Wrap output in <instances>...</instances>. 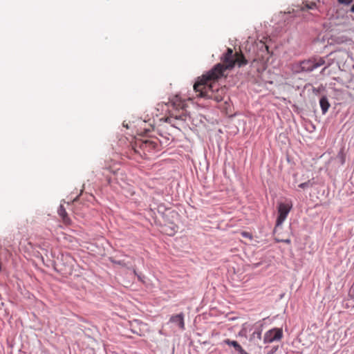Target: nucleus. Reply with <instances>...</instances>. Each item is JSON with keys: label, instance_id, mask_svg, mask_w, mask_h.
I'll return each mask as SVG.
<instances>
[{"label": "nucleus", "instance_id": "obj_8", "mask_svg": "<svg viewBox=\"0 0 354 354\" xmlns=\"http://www.w3.org/2000/svg\"><path fill=\"white\" fill-rule=\"evenodd\" d=\"M158 146L157 142L146 139L145 140H142L141 143L140 145V147L141 149H142L145 151H151L153 149H155L156 147Z\"/></svg>", "mask_w": 354, "mask_h": 354}, {"label": "nucleus", "instance_id": "obj_18", "mask_svg": "<svg viewBox=\"0 0 354 354\" xmlns=\"http://www.w3.org/2000/svg\"><path fill=\"white\" fill-rule=\"evenodd\" d=\"M341 4L348 5L351 3L352 0H337Z\"/></svg>", "mask_w": 354, "mask_h": 354}, {"label": "nucleus", "instance_id": "obj_13", "mask_svg": "<svg viewBox=\"0 0 354 354\" xmlns=\"http://www.w3.org/2000/svg\"><path fill=\"white\" fill-rule=\"evenodd\" d=\"M319 104H320L322 113L324 114L326 113L330 107V104L328 101L327 97L325 96L322 97L319 100Z\"/></svg>", "mask_w": 354, "mask_h": 354}, {"label": "nucleus", "instance_id": "obj_2", "mask_svg": "<svg viewBox=\"0 0 354 354\" xmlns=\"http://www.w3.org/2000/svg\"><path fill=\"white\" fill-rule=\"evenodd\" d=\"M291 203H280L277 207V218L276 221L275 227L274 229V234L278 236L281 230V225L284 221L286 219L289 212L292 209Z\"/></svg>", "mask_w": 354, "mask_h": 354}, {"label": "nucleus", "instance_id": "obj_6", "mask_svg": "<svg viewBox=\"0 0 354 354\" xmlns=\"http://www.w3.org/2000/svg\"><path fill=\"white\" fill-rule=\"evenodd\" d=\"M169 322L177 325L179 328L181 330L185 329V322H184V315L183 313H180L178 315H172L170 317Z\"/></svg>", "mask_w": 354, "mask_h": 354}, {"label": "nucleus", "instance_id": "obj_10", "mask_svg": "<svg viewBox=\"0 0 354 354\" xmlns=\"http://www.w3.org/2000/svg\"><path fill=\"white\" fill-rule=\"evenodd\" d=\"M223 342L229 346H232L234 348V349L239 352L240 354H248L241 347V346L236 342L234 340H230V339H226L223 341Z\"/></svg>", "mask_w": 354, "mask_h": 354}, {"label": "nucleus", "instance_id": "obj_12", "mask_svg": "<svg viewBox=\"0 0 354 354\" xmlns=\"http://www.w3.org/2000/svg\"><path fill=\"white\" fill-rule=\"evenodd\" d=\"M58 214L59 216L62 218V221L66 225H70L71 224V219L69 218L67 212H66V209L62 205H60L59 209H58Z\"/></svg>", "mask_w": 354, "mask_h": 354}, {"label": "nucleus", "instance_id": "obj_3", "mask_svg": "<svg viewBox=\"0 0 354 354\" xmlns=\"http://www.w3.org/2000/svg\"><path fill=\"white\" fill-rule=\"evenodd\" d=\"M283 336L282 329L273 328L267 331L264 335V343H271L274 341L280 340Z\"/></svg>", "mask_w": 354, "mask_h": 354}, {"label": "nucleus", "instance_id": "obj_15", "mask_svg": "<svg viewBox=\"0 0 354 354\" xmlns=\"http://www.w3.org/2000/svg\"><path fill=\"white\" fill-rule=\"evenodd\" d=\"M325 63L324 60L320 59L317 62H315V68H317Z\"/></svg>", "mask_w": 354, "mask_h": 354}, {"label": "nucleus", "instance_id": "obj_4", "mask_svg": "<svg viewBox=\"0 0 354 354\" xmlns=\"http://www.w3.org/2000/svg\"><path fill=\"white\" fill-rule=\"evenodd\" d=\"M185 115L180 114L174 115V114H171L170 116L167 117L164 119V121L167 123L170 124V127L178 128V125L180 124V122H184L185 120Z\"/></svg>", "mask_w": 354, "mask_h": 354}, {"label": "nucleus", "instance_id": "obj_7", "mask_svg": "<svg viewBox=\"0 0 354 354\" xmlns=\"http://www.w3.org/2000/svg\"><path fill=\"white\" fill-rule=\"evenodd\" d=\"M171 106L176 110H183L185 106L184 100H183L179 96L176 95L174 97L170 102Z\"/></svg>", "mask_w": 354, "mask_h": 354}, {"label": "nucleus", "instance_id": "obj_1", "mask_svg": "<svg viewBox=\"0 0 354 354\" xmlns=\"http://www.w3.org/2000/svg\"><path fill=\"white\" fill-rule=\"evenodd\" d=\"M221 61L222 63L217 64L194 84V89L199 97L212 99L217 102L223 101L226 88L219 87L216 81L224 76L225 71L232 69L235 65L241 67L248 64L241 51L234 53L230 48L223 55Z\"/></svg>", "mask_w": 354, "mask_h": 354}, {"label": "nucleus", "instance_id": "obj_5", "mask_svg": "<svg viewBox=\"0 0 354 354\" xmlns=\"http://www.w3.org/2000/svg\"><path fill=\"white\" fill-rule=\"evenodd\" d=\"M159 135L162 138L160 139V143L167 144L170 140H173L172 133L169 131V127L165 124L159 126Z\"/></svg>", "mask_w": 354, "mask_h": 354}, {"label": "nucleus", "instance_id": "obj_20", "mask_svg": "<svg viewBox=\"0 0 354 354\" xmlns=\"http://www.w3.org/2000/svg\"><path fill=\"white\" fill-rule=\"evenodd\" d=\"M351 12L354 13V4L351 8Z\"/></svg>", "mask_w": 354, "mask_h": 354}, {"label": "nucleus", "instance_id": "obj_11", "mask_svg": "<svg viewBox=\"0 0 354 354\" xmlns=\"http://www.w3.org/2000/svg\"><path fill=\"white\" fill-rule=\"evenodd\" d=\"M300 66L303 71H312L315 69V62L312 60H304L301 62Z\"/></svg>", "mask_w": 354, "mask_h": 354}, {"label": "nucleus", "instance_id": "obj_21", "mask_svg": "<svg viewBox=\"0 0 354 354\" xmlns=\"http://www.w3.org/2000/svg\"><path fill=\"white\" fill-rule=\"evenodd\" d=\"M133 272H134V274H136V270H133Z\"/></svg>", "mask_w": 354, "mask_h": 354}, {"label": "nucleus", "instance_id": "obj_17", "mask_svg": "<svg viewBox=\"0 0 354 354\" xmlns=\"http://www.w3.org/2000/svg\"><path fill=\"white\" fill-rule=\"evenodd\" d=\"M241 235H242L243 237L248 238V239H252V235H251L249 232H241Z\"/></svg>", "mask_w": 354, "mask_h": 354}, {"label": "nucleus", "instance_id": "obj_19", "mask_svg": "<svg viewBox=\"0 0 354 354\" xmlns=\"http://www.w3.org/2000/svg\"><path fill=\"white\" fill-rule=\"evenodd\" d=\"M277 241H281V242H284V243H290V240L289 239H283L277 238Z\"/></svg>", "mask_w": 354, "mask_h": 354}, {"label": "nucleus", "instance_id": "obj_14", "mask_svg": "<svg viewBox=\"0 0 354 354\" xmlns=\"http://www.w3.org/2000/svg\"><path fill=\"white\" fill-rule=\"evenodd\" d=\"M317 6L315 2H309L308 1H304L302 5L300 6V10H312L315 8Z\"/></svg>", "mask_w": 354, "mask_h": 354}, {"label": "nucleus", "instance_id": "obj_16", "mask_svg": "<svg viewBox=\"0 0 354 354\" xmlns=\"http://www.w3.org/2000/svg\"><path fill=\"white\" fill-rule=\"evenodd\" d=\"M309 185H310V181H308V182L299 184V187H300L301 189H305V188L308 187Z\"/></svg>", "mask_w": 354, "mask_h": 354}, {"label": "nucleus", "instance_id": "obj_9", "mask_svg": "<svg viewBox=\"0 0 354 354\" xmlns=\"http://www.w3.org/2000/svg\"><path fill=\"white\" fill-rule=\"evenodd\" d=\"M261 339V330L258 329L252 333L250 338V343L251 346H259V342Z\"/></svg>", "mask_w": 354, "mask_h": 354}]
</instances>
